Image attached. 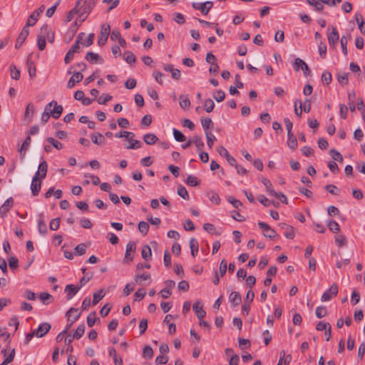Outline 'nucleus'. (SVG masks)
Returning <instances> with one entry per match:
<instances>
[{
    "mask_svg": "<svg viewBox=\"0 0 365 365\" xmlns=\"http://www.w3.org/2000/svg\"><path fill=\"white\" fill-rule=\"evenodd\" d=\"M63 110V108L61 105H58L56 101H51L45 106L44 111L41 115V123L43 124L46 123L50 116H52L55 119L59 118Z\"/></svg>",
    "mask_w": 365,
    "mask_h": 365,
    "instance_id": "nucleus-1",
    "label": "nucleus"
},
{
    "mask_svg": "<svg viewBox=\"0 0 365 365\" xmlns=\"http://www.w3.org/2000/svg\"><path fill=\"white\" fill-rule=\"evenodd\" d=\"M91 11V8L90 6H85L83 8V10L81 12L78 18L71 26V30L73 32H76L81 23L85 21V19L87 18L88 15L90 14Z\"/></svg>",
    "mask_w": 365,
    "mask_h": 365,
    "instance_id": "nucleus-2",
    "label": "nucleus"
},
{
    "mask_svg": "<svg viewBox=\"0 0 365 365\" xmlns=\"http://www.w3.org/2000/svg\"><path fill=\"white\" fill-rule=\"evenodd\" d=\"M87 1L88 0H78L76 4L75 7L68 12L66 22H70L73 19L74 14L81 12L83 10V8L87 6L86 5Z\"/></svg>",
    "mask_w": 365,
    "mask_h": 365,
    "instance_id": "nucleus-3",
    "label": "nucleus"
},
{
    "mask_svg": "<svg viewBox=\"0 0 365 365\" xmlns=\"http://www.w3.org/2000/svg\"><path fill=\"white\" fill-rule=\"evenodd\" d=\"M110 32V27L108 24H103L101 26L100 36H98V43L100 46H103L106 44L108 36Z\"/></svg>",
    "mask_w": 365,
    "mask_h": 365,
    "instance_id": "nucleus-4",
    "label": "nucleus"
},
{
    "mask_svg": "<svg viewBox=\"0 0 365 365\" xmlns=\"http://www.w3.org/2000/svg\"><path fill=\"white\" fill-rule=\"evenodd\" d=\"M192 6L195 9L200 10L203 15H207L212 7L213 3L210 1L205 3L193 2Z\"/></svg>",
    "mask_w": 365,
    "mask_h": 365,
    "instance_id": "nucleus-5",
    "label": "nucleus"
},
{
    "mask_svg": "<svg viewBox=\"0 0 365 365\" xmlns=\"http://www.w3.org/2000/svg\"><path fill=\"white\" fill-rule=\"evenodd\" d=\"M78 311V309L72 307L66 312V315L68 316V323L66 329H67L68 330L71 328L72 324L76 321H77L78 319V318L80 317L81 314L77 313Z\"/></svg>",
    "mask_w": 365,
    "mask_h": 365,
    "instance_id": "nucleus-6",
    "label": "nucleus"
},
{
    "mask_svg": "<svg viewBox=\"0 0 365 365\" xmlns=\"http://www.w3.org/2000/svg\"><path fill=\"white\" fill-rule=\"evenodd\" d=\"M338 294V287L336 284H333L330 288L324 292L322 296L321 300L322 302L329 301L333 296H336Z\"/></svg>",
    "mask_w": 365,
    "mask_h": 365,
    "instance_id": "nucleus-7",
    "label": "nucleus"
},
{
    "mask_svg": "<svg viewBox=\"0 0 365 365\" xmlns=\"http://www.w3.org/2000/svg\"><path fill=\"white\" fill-rule=\"evenodd\" d=\"M136 249V245L134 242H129L126 245V250L125 254L124 261L125 262H132L133 256L131 254H134Z\"/></svg>",
    "mask_w": 365,
    "mask_h": 365,
    "instance_id": "nucleus-8",
    "label": "nucleus"
},
{
    "mask_svg": "<svg viewBox=\"0 0 365 365\" xmlns=\"http://www.w3.org/2000/svg\"><path fill=\"white\" fill-rule=\"evenodd\" d=\"M39 177L34 175L31 184V193L34 196H37L41 190V180Z\"/></svg>",
    "mask_w": 365,
    "mask_h": 365,
    "instance_id": "nucleus-9",
    "label": "nucleus"
},
{
    "mask_svg": "<svg viewBox=\"0 0 365 365\" xmlns=\"http://www.w3.org/2000/svg\"><path fill=\"white\" fill-rule=\"evenodd\" d=\"M312 6L315 8L316 11H322L324 9L323 4L330 6L331 0H306Z\"/></svg>",
    "mask_w": 365,
    "mask_h": 365,
    "instance_id": "nucleus-10",
    "label": "nucleus"
},
{
    "mask_svg": "<svg viewBox=\"0 0 365 365\" xmlns=\"http://www.w3.org/2000/svg\"><path fill=\"white\" fill-rule=\"evenodd\" d=\"M51 324L48 322H43L41 324L38 329L36 330H34L36 336L38 338L43 337L44 335H46L48 331L51 329Z\"/></svg>",
    "mask_w": 365,
    "mask_h": 365,
    "instance_id": "nucleus-11",
    "label": "nucleus"
},
{
    "mask_svg": "<svg viewBox=\"0 0 365 365\" xmlns=\"http://www.w3.org/2000/svg\"><path fill=\"white\" fill-rule=\"evenodd\" d=\"M331 32L327 35L328 41L330 46H335L338 43L339 35L336 27H331Z\"/></svg>",
    "mask_w": 365,
    "mask_h": 365,
    "instance_id": "nucleus-12",
    "label": "nucleus"
},
{
    "mask_svg": "<svg viewBox=\"0 0 365 365\" xmlns=\"http://www.w3.org/2000/svg\"><path fill=\"white\" fill-rule=\"evenodd\" d=\"M192 309L199 319H202L205 317L206 312L204 310L203 305L200 301L196 302L193 304Z\"/></svg>",
    "mask_w": 365,
    "mask_h": 365,
    "instance_id": "nucleus-13",
    "label": "nucleus"
},
{
    "mask_svg": "<svg viewBox=\"0 0 365 365\" xmlns=\"http://www.w3.org/2000/svg\"><path fill=\"white\" fill-rule=\"evenodd\" d=\"M83 76L81 72H75L73 75L69 79L67 87L72 88L75 86L76 83H79L83 80Z\"/></svg>",
    "mask_w": 365,
    "mask_h": 365,
    "instance_id": "nucleus-14",
    "label": "nucleus"
},
{
    "mask_svg": "<svg viewBox=\"0 0 365 365\" xmlns=\"http://www.w3.org/2000/svg\"><path fill=\"white\" fill-rule=\"evenodd\" d=\"M81 289L79 286H75L74 284H67L65 287V292L67 294V299L70 300Z\"/></svg>",
    "mask_w": 365,
    "mask_h": 365,
    "instance_id": "nucleus-15",
    "label": "nucleus"
},
{
    "mask_svg": "<svg viewBox=\"0 0 365 365\" xmlns=\"http://www.w3.org/2000/svg\"><path fill=\"white\" fill-rule=\"evenodd\" d=\"M29 29L24 27L16 39V45H15L16 48H19L23 44V43L24 42V41L29 36Z\"/></svg>",
    "mask_w": 365,
    "mask_h": 365,
    "instance_id": "nucleus-16",
    "label": "nucleus"
},
{
    "mask_svg": "<svg viewBox=\"0 0 365 365\" xmlns=\"http://www.w3.org/2000/svg\"><path fill=\"white\" fill-rule=\"evenodd\" d=\"M14 200L12 197L8 198L0 207V217H4L9 209L13 206Z\"/></svg>",
    "mask_w": 365,
    "mask_h": 365,
    "instance_id": "nucleus-17",
    "label": "nucleus"
},
{
    "mask_svg": "<svg viewBox=\"0 0 365 365\" xmlns=\"http://www.w3.org/2000/svg\"><path fill=\"white\" fill-rule=\"evenodd\" d=\"M26 66L29 76L31 78H34L36 76V68L34 62L32 60L31 54H29L27 57Z\"/></svg>",
    "mask_w": 365,
    "mask_h": 365,
    "instance_id": "nucleus-18",
    "label": "nucleus"
},
{
    "mask_svg": "<svg viewBox=\"0 0 365 365\" xmlns=\"http://www.w3.org/2000/svg\"><path fill=\"white\" fill-rule=\"evenodd\" d=\"M48 165L47 163L43 160L38 165V170L34 175L39 177L40 179H44L47 174Z\"/></svg>",
    "mask_w": 365,
    "mask_h": 365,
    "instance_id": "nucleus-19",
    "label": "nucleus"
},
{
    "mask_svg": "<svg viewBox=\"0 0 365 365\" xmlns=\"http://www.w3.org/2000/svg\"><path fill=\"white\" fill-rule=\"evenodd\" d=\"M229 300L233 307H236L241 303L242 297L238 292H232L229 296Z\"/></svg>",
    "mask_w": 365,
    "mask_h": 365,
    "instance_id": "nucleus-20",
    "label": "nucleus"
},
{
    "mask_svg": "<svg viewBox=\"0 0 365 365\" xmlns=\"http://www.w3.org/2000/svg\"><path fill=\"white\" fill-rule=\"evenodd\" d=\"M86 60L89 61L90 63H93L94 62L99 61L101 63L103 62V58L97 53H95L92 51H88L86 54L85 56Z\"/></svg>",
    "mask_w": 365,
    "mask_h": 365,
    "instance_id": "nucleus-21",
    "label": "nucleus"
},
{
    "mask_svg": "<svg viewBox=\"0 0 365 365\" xmlns=\"http://www.w3.org/2000/svg\"><path fill=\"white\" fill-rule=\"evenodd\" d=\"M331 230L336 234V235L334 237L335 243L339 247L345 246L347 244V241H346L345 237L343 235L336 232V230ZM339 230H337V231H339Z\"/></svg>",
    "mask_w": 365,
    "mask_h": 365,
    "instance_id": "nucleus-22",
    "label": "nucleus"
},
{
    "mask_svg": "<svg viewBox=\"0 0 365 365\" xmlns=\"http://www.w3.org/2000/svg\"><path fill=\"white\" fill-rule=\"evenodd\" d=\"M288 140L287 145L292 150H295L297 148V140L292 132L287 133Z\"/></svg>",
    "mask_w": 365,
    "mask_h": 365,
    "instance_id": "nucleus-23",
    "label": "nucleus"
},
{
    "mask_svg": "<svg viewBox=\"0 0 365 365\" xmlns=\"http://www.w3.org/2000/svg\"><path fill=\"white\" fill-rule=\"evenodd\" d=\"M201 124L202 128L205 130V133L210 132L209 130L213 128L214 123L212 119L209 117L202 118H201Z\"/></svg>",
    "mask_w": 365,
    "mask_h": 365,
    "instance_id": "nucleus-24",
    "label": "nucleus"
},
{
    "mask_svg": "<svg viewBox=\"0 0 365 365\" xmlns=\"http://www.w3.org/2000/svg\"><path fill=\"white\" fill-rule=\"evenodd\" d=\"M355 20L356 24H358L359 29L365 35V22L363 20L362 15L360 13H356L355 14Z\"/></svg>",
    "mask_w": 365,
    "mask_h": 365,
    "instance_id": "nucleus-25",
    "label": "nucleus"
},
{
    "mask_svg": "<svg viewBox=\"0 0 365 365\" xmlns=\"http://www.w3.org/2000/svg\"><path fill=\"white\" fill-rule=\"evenodd\" d=\"M144 142L148 145H154L158 140V138L153 133H147L143 136Z\"/></svg>",
    "mask_w": 365,
    "mask_h": 365,
    "instance_id": "nucleus-26",
    "label": "nucleus"
},
{
    "mask_svg": "<svg viewBox=\"0 0 365 365\" xmlns=\"http://www.w3.org/2000/svg\"><path fill=\"white\" fill-rule=\"evenodd\" d=\"M91 138L92 142L96 145H102L106 140L105 137L101 133L92 134Z\"/></svg>",
    "mask_w": 365,
    "mask_h": 365,
    "instance_id": "nucleus-27",
    "label": "nucleus"
},
{
    "mask_svg": "<svg viewBox=\"0 0 365 365\" xmlns=\"http://www.w3.org/2000/svg\"><path fill=\"white\" fill-rule=\"evenodd\" d=\"M38 16L37 14H36L34 11L31 13V14L29 16L26 25L24 27H26L28 29L29 26H34L38 19Z\"/></svg>",
    "mask_w": 365,
    "mask_h": 365,
    "instance_id": "nucleus-28",
    "label": "nucleus"
},
{
    "mask_svg": "<svg viewBox=\"0 0 365 365\" xmlns=\"http://www.w3.org/2000/svg\"><path fill=\"white\" fill-rule=\"evenodd\" d=\"M106 295V292L103 289H99L98 292L93 293V305L97 304Z\"/></svg>",
    "mask_w": 365,
    "mask_h": 365,
    "instance_id": "nucleus-29",
    "label": "nucleus"
},
{
    "mask_svg": "<svg viewBox=\"0 0 365 365\" xmlns=\"http://www.w3.org/2000/svg\"><path fill=\"white\" fill-rule=\"evenodd\" d=\"M262 182L265 186L267 193L269 195H276V192L274 190L271 181L269 179L263 178L262 179Z\"/></svg>",
    "mask_w": 365,
    "mask_h": 365,
    "instance_id": "nucleus-30",
    "label": "nucleus"
},
{
    "mask_svg": "<svg viewBox=\"0 0 365 365\" xmlns=\"http://www.w3.org/2000/svg\"><path fill=\"white\" fill-rule=\"evenodd\" d=\"M109 355L113 357L115 365H123V359L121 357L118 358L117 352L115 348L111 347L109 349Z\"/></svg>",
    "mask_w": 365,
    "mask_h": 365,
    "instance_id": "nucleus-31",
    "label": "nucleus"
},
{
    "mask_svg": "<svg viewBox=\"0 0 365 365\" xmlns=\"http://www.w3.org/2000/svg\"><path fill=\"white\" fill-rule=\"evenodd\" d=\"M190 247L191 250V255H192V257H195L198 253L199 245L197 240L194 238H192L190 240Z\"/></svg>",
    "mask_w": 365,
    "mask_h": 365,
    "instance_id": "nucleus-32",
    "label": "nucleus"
},
{
    "mask_svg": "<svg viewBox=\"0 0 365 365\" xmlns=\"http://www.w3.org/2000/svg\"><path fill=\"white\" fill-rule=\"evenodd\" d=\"M180 105L182 109H187L190 106V101L187 95L180 96Z\"/></svg>",
    "mask_w": 365,
    "mask_h": 365,
    "instance_id": "nucleus-33",
    "label": "nucleus"
},
{
    "mask_svg": "<svg viewBox=\"0 0 365 365\" xmlns=\"http://www.w3.org/2000/svg\"><path fill=\"white\" fill-rule=\"evenodd\" d=\"M192 141L193 143H195V146L197 148V150L201 151L205 145L202 137L199 135H194L192 139Z\"/></svg>",
    "mask_w": 365,
    "mask_h": 365,
    "instance_id": "nucleus-34",
    "label": "nucleus"
},
{
    "mask_svg": "<svg viewBox=\"0 0 365 365\" xmlns=\"http://www.w3.org/2000/svg\"><path fill=\"white\" fill-rule=\"evenodd\" d=\"M31 138L29 135H28L26 139L24 140L23 144L21 145L19 152L23 154V155H25L26 152L28 150L29 147L31 144Z\"/></svg>",
    "mask_w": 365,
    "mask_h": 365,
    "instance_id": "nucleus-35",
    "label": "nucleus"
},
{
    "mask_svg": "<svg viewBox=\"0 0 365 365\" xmlns=\"http://www.w3.org/2000/svg\"><path fill=\"white\" fill-rule=\"evenodd\" d=\"M185 182L190 186L196 187L200 185V180L197 177L190 175L187 176Z\"/></svg>",
    "mask_w": 365,
    "mask_h": 365,
    "instance_id": "nucleus-36",
    "label": "nucleus"
},
{
    "mask_svg": "<svg viewBox=\"0 0 365 365\" xmlns=\"http://www.w3.org/2000/svg\"><path fill=\"white\" fill-rule=\"evenodd\" d=\"M123 58L129 64L134 63L136 61L135 56L129 51H127L124 53Z\"/></svg>",
    "mask_w": 365,
    "mask_h": 365,
    "instance_id": "nucleus-37",
    "label": "nucleus"
},
{
    "mask_svg": "<svg viewBox=\"0 0 365 365\" xmlns=\"http://www.w3.org/2000/svg\"><path fill=\"white\" fill-rule=\"evenodd\" d=\"M322 82L325 85H329L332 81V76L329 71H325L322 74Z\"/></svg>",
    "mask_w": 365,
    "mask_h": 365,
    "instance_id": "nucleus-38",
    "label": "nucleus"
},
{
    "mask_svg": "<svg viewBox=\"0 0 365 365\" xmlns=\"http://www.w3.org/2000/svg\"><path fill=\"white\" fill-rule=\"evenodd\" d=\"M178 194L182 197L184 200H188L190 197L187 189L182 185H180L178 187Z\"/></svg>",
    "mask_w": 365,
    "mask_h": 365,
    "instance_id": "nucleus-39",
    "label": "nucleus"
},
{
    "mask_svg": "<svg viewBox=\"0 0 365 365\" xmlns=\"http://www.w3.org/2000/svg\"><path fill=\"white\" fill-rule=\"evenodd\" d=\"M329 155H331V157L334 160H336L339 163H342L343 162V156L339 152L337 151L335 149H331L329 150Z\"/></svg>",
    "mask_w": 365,
    "mask_h": 365,
    "instance_id": "nucleus-40",
    "label": "nucleus"
},
{
    "mask_svg": "<svg viewBox=\"0 0 365 365\" xmlns=\"http://www.w3.org/2000/svg\"><path fill=\"white\" fill-rule=\"evenodd\" d=\"M46 141L57 150H61L63 148L62 143L52 137H48Z\"/></svg>",
    "mask_w": 365,
    "mask_h": 365,
    "instance_id": "nucleus-41",
    "label": "nucleus"
},
{
    "mask_svg": "<svg viewBox=\"0 0 365 365\" xmlns=\"http://www.w3.org/2000/svg\"><path fill=\"white\" fill-rule=\"evenodd\" d=\"M215 108V103L211 98L205 100L204 103V109L207 113H210Z\"/></svg>",
    "mask_w": 365,
    "mask_h": 365,
    "instance_id": "nucleus-42",
    "label": "nucleus"
},
{
    "mask_svg": "<svg viewBox=\"0 0 365 365\" xmlns=\"http://www.w3.org/2000/svg\"><path fill=\"white\" fill-rule=\"evenodd\" d=\"M46 37L43 36V35H38L37 45H38V48L40 51H43L46 48Z\"/></svg>",
    "mask_w": 365,
    "mask_h": 365,
    "instance_id": "nucleus-43",
    "label": "nucleus"
},
{
    "mask_svg": "<svg viewBox=\"0 0 365 365\" xmlns=\"http://www.w3.org/2000/svg\"><path fill=\"white\" fill-rule=\"evenodd\" d=\"M315 313L316 316L318 318L321 319L327 314V309L324 306H319L317 307Z\"/></svg>",
    "mask_w": 365,
    "mask_h": 365,
    "instance_id": "nucleus-44",
    "label": "nucleus"
},
{
    "mask_svg": "<svg viewBox=\"0 0 365 365\" xmlns=\"http://www.w3.org/2000/svg\"><path fill=\"white\" fill-rule=\"evenodd\" d=\"M173 135L175 140L178 142H183L186 140L184 134L176 128L173 129Z\"/></svg>",
    "mask_w": 365,
    "mask_h": 365,
    "instance_id": "nucleus-45",
    "label": "nucleus"
},
{
    "mask_svg": "<svg viewBox=\"0 0 365 365\" xmlns=\"http://www.w3.org/2000/svg\"><path fill=\"white\" fill-rule=\"evenodd\" d=\"M11 76L14 80H19L20 78V70L14 64L10 66Z\"/></svg>",
    "mask_w": 365,
    "mask_h": 365,
    "instance_id": "nucleus-46",
    "label": "nucleus"
},
{
    "mask_svg": "<svg viewBox=\"0 0 365 365\" xmlns=\"http://www.w3.org/2000/svg\"><path fill=\"white\" fill-rule=\"evenodd\" d=\"M294 113L298 117H301L302 114V103L299 99L296 100L294 103Z\"/></svg>",
    "mask_w": 365,
    "mask_h": 365,
    "instance_id": "nucleus-47",
    "label": "nucleus"
},
{
    "mask_svg": "<svg viewBox=\"0 0 365 365\" xmlns=\"http://www.w3.org/2000/svg\"><path fill=\"white\" fill-rule=\"evenodd\" d=\"M142 257L148 260L151 257V249L148 245H145L142 249Z\"/></svg>",
    "mask_w": 365,
    "mask_h": 365,
    "instance_id": "nucleus-48",
    "label": "nucleus"
},
{
    "mask_svg": "<svg viewBox=\"0 0 365 365\" xmlns=\"http://www.w3.org/2000/svg\"><path fill=\"white\" fill-rule=\"evenodd\" d=\"M87 245L84 243H81V244H79L76 247H75V252L76 255H83L86 253V248H87Z\"/></svg>",
    "mask_w": 365,
    "mask_h": 365,
    "instance_id": "nucleus-49",
    "label": "nucleus"
},
{
    "mask_svg": "<svg viewBox=\"0 0 365 365\" xmlns=\"http://www.w3.org/2000/svg\"><path fill=\"white\" fill-rule=\"evenodd\" d=\"M206 138H207V143L210 148H212L214 142L216 140L215 136L211 133V132H206L205 133Z\"/></svg>",
    "mask_w": 365,
    "mask_h": 365,
    "instance_id": "nucleus-50",
    "label": "nucleus"
},
{
    "mask_svg": "<svg viewBox=\"0 0 365 365\" xmlns=\"http://www.w3.org/2000/svg\"><path fill=\"white\" fill-rule=\"evenodd\" d=\"M263 235L269 239H274L278 236L275 230H262Z\"/></svg>",
    "mask_w": 365,
    "mask_h": 365,
    "instance_id": "nucleus-51",
    "label": "nucleus"
},
{
    "mask_svg": "<svg viewBox=\"0 0 365 365\" xmlns=\"http://www.w3.org/2000/svg\"><path fill=\"white\" fill-rule=\"evenodd\" d=\"M96 321V313L93 312L87 317V324L89 327H92Z\"/></svg>",
    "mask_w": 365,
    "mask_h": 365,
    "instance_id": "nucleus-52",
    "label": "nucleus"
},
{
    "mask_svg": "<svg viewBox=\"0 0 365 365\" xmlns=\"http://www.w3.org/2000/svg\"><path fill=\"white\" fill-rule=\"evenodd\" d=\"M348 74L349 73H344L343 75L337 74V80L341 85L346 86L349 83Z\"/></svg>",
    "mask_w": 365,
    "mask_h": 365,
    "instance_id": "nucleus-53",
    "label": "nucleus"
},
{
    "mask_svg": "<svg viewBox=\"0 0 365 365\" xmlns=\"http://www.w3.org/2000/svg\"><path fill=\"white\" fill-rule=\"evenodd\" d=\"M143 355L144 357L151 359L153 356V350L150 346H145L143 348Z\"/></svg>",
    "mask_w": 365,
    "mask_h": 365,
    "instance_id": "nucleus-54",
    "label": "nucleus"
},
{
    "mask_svg": "<svg viewBox=\"0 0 365 365\" xmlns=\"http://www.w3.org/2000/svg\"><path fill=\"white\" fill-rule=\"evenodd\" d=\"M84 332H85V325L83 324H80L77 327L73 335H74V336H76V339H78L83 335Z\"/></svg>",
    "mask_w": 365,
    "mask_h": 365,
    "instance_id": "nucleus-55",
    "label": "nucleus"
},
{
    "mask_svg": "<svg viewBox=\"0 0 365 365\" xmlns=\"http://www.w3.org/2000/svg\"><path fill=\"white\" fill-rule=\"evenodd\" d=\"M304 64V61L302 59H301L299 58H297L294 59V61L293 63L294 69L296 71H299L300 69H302V67H303Z\"/></svg>",
    "mask_w": 365,
    "mask_h": 365,
    "instance_id": "nucleus-56",
    "label": "nucleus"
},
{
    "mask_svg": "<svg viewBox=\"0 0 365 365\" xmlns=\"http://www.w3.org/2000/svg\"><path fill=\"white\" fill-rule=\"evenodd\" d=\"M227 201L232 204V205L235 207V208H239L240 207H241L242 205V203L239 200H237L235 199L234 197L232 196H228L227 197Z\"/></svg>",
    "mask_w": 365,
    "mask_h": 365,
    "instance_id": "nucleus-57",
    "label": "nucleus"
},
{
    "mask_svg": "<svg viewBox=\"0 0 365 365\" xmlns=\"http://www.w3.org/2000/svg\"><path fill=\"white\" fill-rule=\"evenodd\" d=\"M9 266L11 269H16L19 267V260L16 257H11L8 259Z\"/></svg>",
    "mask_w": 365,
    "mask_h": 365,
    "instance_id": "nucleus-58",
    "label": "nucleus"
},
{
    "mask_svg": "<svg viewBox=\"0 0 365 365\" xmlns=\"http://www.w3.org/2000/svg\"><path fill=\"white\" fill-rule=\"evenodd\" d=\"M328 328H331V325L329 322H319L317 323V324L316 325V329L317 331H323V330H326Z\"/></svg>",
    "mask_w": 365,
    "mask_h": 365,
    "instance_id": "nucleus-59",
    "label": "nucleus"
},
{
    "mask_svg": "<svg viewBox=\"0 0 365 365\" xmlns=\"http://www.w3.org/2000/svg\"><path fill=\"white\" fill-rule=\"evenodd\" d=\"M142 146V143L138 140H133L130 142V145L126 146L127 149H138Z\"/></svg>",
    "mask_w": 365,
    "mask_h": 365,
    "instance_id": "nucleus-60",
    "label": "nucleus"
},
{
    "mask_svg": "<svg viewBox=\"0 0 365 365\" xmlns=\"http://www.w3.org/2000/svg\"><path fill=\"white\" fill-rule=\"evenodd\" d=\"M51 297L52 296L48 292H41L39 294V299L44 304H48L49 302H48V300L50 299Z\"/></svg>",
    "mask_w": 365,
    "mask_h": 365,
    "instance_id": "nucleus-61",
    "label": "nucleus"
},
{
    "mask_svg": "<svg viewBox=\"0 0 365 365\" xmlns=\"http://www.w3.org/2000/svg\"><path fill=\"white\" fill-rule=\"evenodd\" d=\"M340 117L342 119H346L348 115V108L344 104H340L339 106Z\"/></svg>",
    "mask_w": 365,
    "mask_h": 365,
    "instance_id": "nucleus-62",
    "label": "nucleus"
},
{
    "mask_svg": "<svg viewBox=\"0 0 365 365\" xmlns=\"http://www.w3.org/2000/svg\"><path fill=\"white\" fill-rule=\"evenodd\" d=\"M302 154L306 157H309L314 155V150L309 146H304L302 149Z\"/></svg>",
    "mask_w": 365,
    "mask_h": 365,
    "instance_id": "nucleus-63",
    "label": "nucleus"
},
{
    "mask_svg": "<svg viewBox=\"0 0 365 365\" xmlns=\"http://www.w3.org/2000/svg\"><path fill=\"white\" fill-rule=\"evenodd\" d=\"M111 306L109 304H106L100 310V314L101 317H106L110 312Z\"/></svg>",
    "mask_w": 365,
    "mask_h": 365,
    "instance_id": "nucleus-64",
    "label": "nucleus"
}]
</instances>
